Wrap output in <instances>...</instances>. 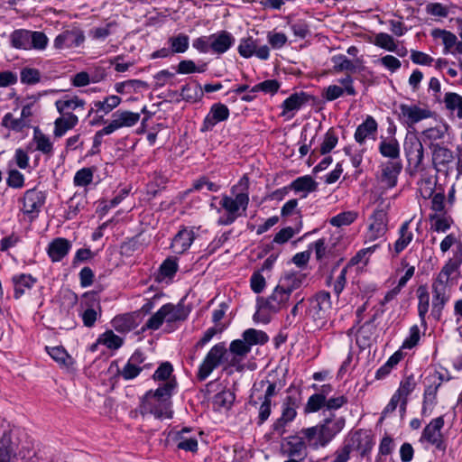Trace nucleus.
Wrapping results in <instances>:
<instances>
[{"mask_svg": "<svg viewBox=\"0 0 462 462\" xmlns=\"http://www.w3.org/2000/svg\"><path fill=\"white\" fill-rule=\"evenodd\" d=\"M430 222V230L437 233L447 232L452 224V219L445 216H440L437 213L429 216Z\"/></svg>", "mask_w": 462, "mask_h": 462, "instance_id": "obj_39", "label": "nucleus"}, {"mask_svg": "<svg viewBox=\"0 0 462 462\" xmlns=\"http://www.w3.org/2000/svg\"><path fill=\"white\" fill-rule=\"evenodd\" d=\"M2 125L18 132L24 128L26 124L23 118H14L11 113H7L3 118Z\"/></svg>", "mask_w": 462, "mask_h": 462, "instance_id": "obj_62", "label": "nucleus"}, {"mask_svg": "<svg viewBox=\"0 0 462 462\" xmlns=\"http://www.w3.org/2000/svg\"><path fill=\"white\" fill-rule=\"evenodd\" d=\"M226 353L227 349L225 343H218L213 346L199 367L198 380L200 382L206 380L213 370L221 365Z\"/></svg>", "mask_w": 462, "mask_h": 462, "instance_id": "obj_5", "label": "nucleus"}, {"mask_svg": "<svg viewBox=\"0 0 462 462\" xmlns=\"http://www.w3.org/2000/svg\"><path fill=\"white\" fill-rule=\"evenodd\" d=\"M45 193L35 188L26 190L19 199L23 203L22 211L27 215L39 212L45 203Z\"/></svg>", "mask_w": 462, "mask_h": 462, "instance_id": "obj_14", "label": "nucleus"}, {"mask_svg": "<svg viewBox=\"0 0 462 462\" xmlns=\"http://www.w3.org/2000/svg\"><path fill=\"white\" fill-rule=\"evenodd\" d=\"M429 382L430 384L426 387L423 394L421 414L424 416L431 413L437 402V393L442 383V375L440 374H434L429 378Z\"/></svg>", "mask_w": 462, "mask_h": 462, "instance_id": "obj_11", "label": "nucleus"}, {"mask_svg": "<svg viewBox=\"0 0 462 462\" xmlns=\"http://www.w3.org/2000/svg\"><path fill=\"white\" fill-rule=\"evenodd\" d=\"M356 217H357V213H356L354 211H346V212L340 213V214L333 217L329 220V223L334 226L339 227L342 226L350 225L356 219Z\"/></svg>", "mask_w": 462, "mask_h": 462, "instance_id": "obj_54", "label": "nucleus"}, {"mask_svg": "<svg viewBox=\"0 0 462 462\" xmlns=\"http://www.w3.org/2000/svg\"><path fill=\"white\" fill-rule=\"evenodd\" d=\"M14 286V298H21L26 290L32 289L36 282V279L30 274H20L13 277Z\"/></svg>", "mask_w": 462, "mask_h": 462, "instance_id": "obj_34", "label": "nucleus"}, {"mask_svg": "<svg viewBox=\"0 0 462 462\" xmlns=\"http://www.w3.org/2000/svg\"><path fill=\"white\" fill-rule=\"evenodd\" d=\"M337 136L333 129H329L324 137L320 146L321 154L328 153L337 143Z\"/></svg>", "mask_w": 462, "mask_h": 462, "instance_id": "obj_59", "label": "nucleus"}, {"mask_svg": "<svg viewBox=\"0 0 462 462\" xmlns=\"http://www.w3.org/2000/svg\"><path fill=\"white\" fill-rule=\"evenodd\" d=\"M379 152L390 161H400V146L396 139H383L379 144Z\"/></svg>", "mask_w": 462, "mask_h": 462, "instance_id": "obj_36", "label": "nucleus"}, {"mask_svg": "<svg viewBox=\"0 0 462 462\" xmlns=\"http://www.w3.org/2000/svg\"><path fill=\"white\" fill-rule=\"evenodd\" d=\"M381 174L378 177L381 183L386 188H393L397 184L398 176L402 170L401 161H388L380 166Z\"/></svg>", "mask_w": 462, "mask_h": 462, "instance_id": "obj_16", "label": "nucleus"}, {"mask_svg": "<svg viewBox=\"0 0 462 462\" xmlns=\"http://www.w3.org/2000/svg\"><path fill=\"white\" fill-rule=\"evenodd\" d=\"M30 31L16 30L11 34L12 45L17 49L30 50Z\"/></svg>", "mask_w": 462, "mask_h": 462, "instance_id": "obj_41", "label": "nucleus"}, {"mask_svg": "<svg viewBox=\"0 0 462 462\" xmlns=\"http://www.w3.org/2000/svg\"><path fill=\"white\" fill-rule=\"evenodd\" d=\"M113 328L120 333L129 332L137 327V322L134 315L124 314L115 317L112 319Z\"/></svg>", "mask_w": 462, "mask_h": 462, "instance_id": "obj_35", "label": "nucleus"}, {"mask_svg": "<svg viewBox=\"0 0 462 462\" xmlns=\"http://www.w3.org/2000/svg\"><path fill=\"white\" fill-rule=\"evenodd\" d=\"M300 404V402L297 396L289 395L285 397L282 404L281 417L273 425L275 434L281 437L285 433V427L295 419Z\"/></svg>", "mask_w": 462, "mask_h": 462, "instance_id": "obj_6", "label": "nucleus"}, {"mask_svg": "<svg viewBox=\"0 0 462 462\" xmlns=\"http://www.w3.org/2000/svg\"><path fill=\"white\" fill-rule=\"evenodd\" d=\"M346 420L330 412L328 416L319 424L308 428H302L300 434L306 440L309 448L318 449L325 448L344 429Z\"/></svg>", "mask_w": 462, "mask_h": 462, "instance_id": "obj_1", "label": "nucleus"}, {"mask_svg": "<svg viewBox=\"0 0 462 462\" xmlns=\"http://www.w3.org/2000/svg\"><path fill=\"white\" fill-rule=\"evenodd\" d=\"M326 399H323V395H318L317 393L312 394L308 399V402L304 407L305 413L316 412L322 408H325Z\"/></svg>", "mask_w": 462, "mask_h": 462, "instance_id": "obj_57", "label": "nucleus"}, {"mask_svg": "<svg viewBox=\"0 0 462 462\" xmlns=\"http://www.w3.org/2000/svg\"><path fill=\"white\" fill-rule=\"evenodd\" d=\"M290 297V293L279 283L267 298L258 297L256 300L257 310L254 315V321L268 323L270 321L269 314L277 313L285 309Z\"/></svg>", "mask_w": 462, "mask_h": 462, "instance_id": "obj_4", "label": "nucleus"}, {"mask_svg": "<svg viewBox=\"0 0 462 462\" xmlns=\"http://www.w3.org/2000/svg\"><path fill=\"white\" fill-rule=\"evenodd\" d=\"M411 220L405 221L399 229V237L393 244L394 256L401 254L412 241L413 234L410 230Z\"/></svg>", "mask_w": 462, "mask_h": 462, "instance_id": "obj_29", "label": "nucleus"}, {"mask_svg": "<svg viewBox=\"0 0 462 462\" xmlns=\"http://www.w3.org/2000/svg\"><path fill=\"white\" fill-rule=\"evenodd\" d=\"M444 102L449 110H457V116L462 118V97L457 93L448 92L445 95Z\"/></svg>", "mask_w": 462, "mask_h": 462, "instance_id": "obj_49", "label": "nucleus"}, {"mask_svg": "<svg viewBox=\"0 0 462 462\" xmlns=\"http://www.w3.org/2000/svg\"><path fill=\"white\" fill-rule=\"evenodd\" d=\"M283 386L284 383L282 380L274 379V375L270 374L265 380H262L258 383L254 384L253 393L260 392L266 387L264 394L261 397L272 401V398L277 395Z\"/></svg>", "mask_w": 462, "mask_h": 462, "instance_id": "obj_19", "label": "nucleus"}, {"mask_svg": "<svg viewBox=\"0 0 462 462\" xmlns=\"http://www.w3.org/2000/svg\"><path fill=\"white\" fill-rule=\"evenodd\" d=\"M257 45L252 38L243 39L238 46V52L244 58L252 57Z\"/></svg>", "mask_w": 462, "mask_h": 462, "instance_id": "obj_60", "label": "nucleus"}, {"mask_svg": "<svg viewBox=\"0 0 462 462\" xmlns=\"http://www.w3.org/2000/svg\"><path fill=\"white\" fill-rule=\"evenodd\" d=\"M306 280V274L296 273H286L279 282V284L287 291L290 295L293 291L299 289Z\"/></svg>", "mask_w": 462, "mask_h": 462, "instance_id": "obj_31", "label": "nucleus"}, {"mask_svg": "<svg viewBox=\"0 0 462 462\" xmlns=\"http://www.w3.org/2000/svg\"><path fill=\"white\" fill-rule=\"evenodd\" d=\"M229 350L232 354L245 357L251 350V347L244 339H236L231 342Z\"/></svg>", "mask_w": 462, "mask_h": 462, "instance_id": "obj_61", "label": "nucleus"}, {"mask_svg": "<svg viewBox=\"0 0 462 462\" xmlns=\"http://www.w3.org/2000/svg\"><path fill=\"white\" fill-rule=\"evenodd\" d=\"M374 43L388 51H396L397 49L394 39L385 32L377 33L374 37Z\"/></svg>", "mask_w": 462, "mask_h": 462, "instance_id": "obj_51", "label": "nucleus"}, {"mask_svg": "<svg viewBox=\"0 0 462 462\" xmlns=\"http://www.w3.org/2000/svg\"><path fill=\"white\" fill-rule=\"evenodd\" d=\"M195 239L192 229L182 228L173 237L171 247L174 253L181 254L185 253Z\"/></svg>", "mask_w": 462, "mask_h": 462, "instance_id": "obj_22", "label": "nucleus"}, {"mask_svg": "<svg viewBox=\"0 0 462 462\" xmlns=\"http://www.w3.org/2000/svg\"><path fill=\"white\" fill-rule=\"evenodd\" d=\"M249 179L247 176H243L237 185L232 188V193L235 198L223 196L220 205L226 211V217H220L218 223L220 225L228 226L236 221L241 216L239 209L242 208L245 212L249 204Z\"/></svg>", "mask_w": 462, "mask_h": 462, "instance_id": "obj_3", "label": "nucleus"}, {"mask_svg": "<svg viewBox=\"0 0 462 462\" xmlns=\"http://www.w3.org/2000/svg\"><path fill=\"white\" fill-rule=\"evenodd\" d=\"M453 246L455 247L453 253L458 251L462 253V242L457 237L455 234L451 233L443 238V240L440 242L439 248L440 251L445 254Z\"/></svg>", "mask_w": 462, "mask_h": 462, "instance_id": "obj_50", "label": "nucleus"}, {"mask_svg": "<svg viewBox=\"0 0 462 462\" xmlns=\"http://www.w3.org/2000/svg\"><path fill=\"white\" fill-rule=\"evenodd\" d=\"M291 188L295 191H315L318 188V183L311 176L306 175L299 177L291 184Z\"/></svg>", "mask_w": 462, "mask_h": 462, "instance_id": "obj_40", "label": "nucleus"}, {"mask_svg": "<svg viewBox=\"0 0 462 462\" xmlns=\"http://www.w3.org/2000/svg\"><path fill=\"white\" fill-rule=\"evenodd\" d=\"M430 149L432 152V162L437 171H441L440 167L446 168L453 162L454 154L448 148L431 143Z\"/></svg>", "mask_w": 462, "mask_h": 462, "instance_id": "obj_21", "label": "nucleus"}, {"mask_svg": "<svg viewBox=\"0 0 462 462\" xmlns=\"http://www.w3.org/2000/svg\"><path fill=\"white\" fill-rule=\"evenodd\" d=\"M419 295V304H418V312L420 319L424 321L425 316L429 310L430 307V295L425 289L420 287L418 290Z\"/></svg>", "mask_w": 462, "mask_h": 462, "instance_id": "obj_56", "label": "nucleus"}, {"mask_svg": "<svg viewBox=\"0 0 462 462\" xmlns=\"http://www.w3.org/2000/svg\"><path fill=\"white\" fill-rule=\"evenodd\" d=\"M165 321V315L162 306L145 323L143 329H158Z\"/></svg>", "mask_w": 462, "mask_h": 462, "instance_id": "obj_64", "label": "nucleus"}, {"mask_svg": "<svg viewBox=\"0 0 462 462\" xmlns=\"http://www.w3.org/2000/svg\"><path fill=\"white\" fill-rule=\"evenodd\" d=\"M378 125L374 118L371 116H367L365 120L357 126L355 133V140L359 144H363L366 138L374 135L377 132Z\"/></svg>", "mask_w": 462, "mask_h": 462, "instance_id": "obj_26", "label": "nucleus"}, {"mask_svg": "<svg viewBox=\"0 0 462 462\" xmlns=\"http://www.w3.org/2000/svg\"><path fill=\"white\" fill-rule=\"evenodd\" d=\"M330 309V294L322 291L310 300V308L307 314L314 320H323L328 316Z\"/></svg>", "mask_w": 462, "mask_h": 462, "instance_id": "obj_9", "label": "nucleus"}, {"mask_svg": "<svg viewBox=\"0 0 462 462\" xmlns=\"http://www.w3.org/2000/svg\"><path fill=\"white\" fill-rule=\"evenodd\" d=\"M310 97L304 92L294 93L286 98L282 106L283 108L282 115L288 112L299 110L305 103L310 100Z\"/></svg>", "mask_w": 462, "mask_h": 462, "instance_id": "obj_32", "label": "nucleus"}, {"mask_svg": "<svg viewBox=\"0 0 462 462\" xmlns=\"http://www.w3.org/2000/svg\"><path fill=\"white\" fill-rule=\"evenodd\" d=\"M374 446L373 436L369 430H358L350 433L345 441L344 448H348L349 454L356 450L362 457L367 455Z\"/></svg>", "mask_w": 462, "mask_h": 462, "instance_id": "obj_8", "label": "nucleus"}, {"mask_svg": "<svg viewBox=\"0 0 462 462\" xmlns=\"http://www.w3.org/2000/svg\"><path fill=\"white\" fill-rule=\"evenodd\" d=\"M176 386L174 380L166 382L156 391H149L142 399L139 407L142 415L152 414L156 419L171 418V397Z\"/></svg>", "mask_w": 462, "mask_h": 462, "instance_id": "obj_2", "label": "nucleus"}, {"mask_svg": "<svg viewBox=\"0 0 462 462\" xmlns=\"http://www.w3.org/2000/svg\"><path fill=\"white\" fill-rule=\"evenodd\" d=\"M85 41L84 32L79 28L66 30L56 36L53 45L56 49L79 47Z\"/></svg>", "mask_w": 462, "mask_h": 462, "instance_id": "obj_13", "label": "nucleus"}, {"mask_svg": "<svg viewBox=\"0 0 462 462\" xmlns=\"http://www.w3.org/2000/svg\"><path fill=\"white\" fill-rule=\"evenodd\" d=\"M191 430L183 428L175 435L177 448L185 451L196 452L198 450V440L194 436H189Z\"/></svg>", "mask_w": 462, "mask_h": 462, "instance_id": "obj_30", "label": "nucleus"}, {"mask_svg": "<svg viewBox=\"0 0 462 462\" xmlns=\"http://www.w3.org/2000/svg\"><path fill=\"white\" fill-rule=\"evenodd\" d=\"M444 427V418L439 416L430 420V422L424 428L420 441L427 442L434 446L439 451H445L447 444L441 433Z\"/></svg>", "mask_w": 462, "mask_h": 462, "instance_id": "obj_7", "label": "nucleus"}, {"mask_svg": "<svg viewBox=\"0 0 462 462\" xmlns=\"http://www.w3.org/2000/svg\"><path fill=\"white\" fill-rule=\"evenodd\" d=\"M71 248L69 240L62 237L53 239L48 246V254L52 262H59L64 258Z\"/></svg>", "mask_w": 462, "mask_h": 462, "instance_id": "obj_25", "label": "nucleus"}, {"mask_svg": "<svg viewBox=\"0 0 462 462\" xmlns=\"http://www.w3.org/2000/svg\"><path fill=\"white\" fill-rule=\"evenodd\" d=\"M98 342L110 349H118L123 345V339L111 330L105 332L99 337Z\"/></svg>", "mask_w": 462, "mask_h": 462, "instance_id": "obj_52", "label": "nucleus"}, {"mask_svg": "<svg viewBox=\"0 0 462 462\" xmlns=\"http://www.w3.org/2000/svg\"><path fill=\"white\" fill-rule=\"evenodd\" d=\"M140 114L128 110H117L112 115L111 121L106 125L111 134L123 127H132L140 120Z\"/></svg>", "mask_w": 462, "mask_h": 462, "instance_id": "obj_12", "label": "nucleus"}, {"mask_svg": "<svg viewBox=\"0 0 462 462\" xmlns=\"http://www.w3.org/2000/svg\"><path fill=\"white\" fill-rule=\"evenodd\" d=\"M432 36L434 38H440L447 51L455 46L457 42V36L454 33L441 29L433 30Z\"/></svg>", "mask_w": 462, "mask_h": 462, "instance_id": "obj_58", "label": "nucleus"}, {"mask_svg": "<svg viewBox=\"0 0 462 462\" xmlns=\"http://www.w3.org/2000/svg\"><path fill=\"white\" fill-rule=\"evenodd\" d=\"M432 313L439 318L441 311L449 299L448 286L434 282L432 284Z\"/></svg>", "mask_w": 462, "mask_h": 462, "instance_id": "obj_20", "label": "nucleus"}, {"mask_svg": "<svg viewBox=\"0 0 462 462\" xmlns=\"http://www.w3.org/2000/svg\"><path fill=\"white\" fill-rule=\"evenodd\" d=\"M462 264V253L454 252L453 256L445 263L434 282L448 285L450 275Z\"/></svg>", "mask_w": 462, "mask_h": 462, "instance_id": "obj_24", "label": "nucleus"}, {"mask_svg": "<svg viewBox=\"0 0 462 462\" xmlns=\"http://www.w3.org/2000/svg\"><path fill=\"white\" fill-rule=\"evenodd\" d=\"M387 212L383 208L375 209L371 217V223L369 225L368 238L374 241L382 236L387 231Z\"/></svg>", "mask_w": 462, "mask_h": 462, "instance_id": "obj_17", "label": "nucleus"}, {"mask_svg": "<svg viewBox=\"0 0 462 462\" xmlns=\"http://www.w3.org/2000/svg\"><path fill=\"white\" fill-rule=\"evenodd\" d=\"M375 315L373 316L368 321H365L356 332V344L361 348L369 346L373 335L375 332V326L374 324L375 320Z\"/></svg>", "mask_w": 462, "mask_h": 462, "instance_id": "obj_28", "label": "nucleus"}, {"mask_svg": "<svg viewBox=\"0 0 462 462\" xmlns=\"http://www.w3.org/2000/svg\"><path fill=\"white\" fill-rule=\"evenodd\" d=\"M406 154L409 162L412 163L416 170L420 169L424 158V148L420 140L414 139L409 143Z\"/></svg>", "mask_w": 462, "mask_h": 462, "instance_id": "obj_27", "label": "nucleus"}, {"mask_svg": "<svg viewBox=\"0 0 462 462\" xmlns=\"http://www.w3.org/2000/svg\"><path fill=\"white\" fill-rule=\"evenodd\" d=\"M417 385L413 374L406 376L401 381L398 390L394 393L401 398L408 399V396L413 392Z\"/></svg>", "mask_w": 462, "mask_h": 462, "instance_id": "obj_48", "label": "nucleus"}, {"mask_svg": "<svg viewBox=\"0 0 462 462\" xmlns=\"http://www.w3.org/2000/svg\"><path fill=\"white\" fill-rule=\"evenodd\" d=\"M307 448H309L307 442L302 439V434H300V431L296 435L284 439L282 444L283 454L289 457L304 458Z\"/></svg>", "mask_w": 462, "mask_h": 462, "instance_id": "obj_15", "label": "nucleus"}, {"mask_svg": "<svg viewBox=\"0 0 462 462\" xmlns=\"http://www.w3.org/2000/svg\"><path fill=\"white\" fill-rule=\"evenodd\" d=\"M121 97L116 95L106 97L103 100L94 102L96 114L103 112L104 115L109 114L113 109L117 107L121 103Z\"/></svg>", "mask_w": 462, "mask_h": 462, "instance_id": "obj_37", "label": "nucleus"}, {"mask_svg": "<svg viewBox=\"0 0 462 462\" xmlns=\"http://www.w3.org/2000/svg\"><path fill=\"white\" fill-rule=\"evenodd\" d=\"M169 42L172 53H183L189 48V39L186 34L180 33L177 36L171 37Z\"/></svg>", "mask_w": 462, "mask_h": 462, "instance_id": "obj_46", "label": "nucleus"}, {"mask_svg": "<svg viewBox=\"0 0 462 462\" xmlns=\"http://www.w3.org/2000/svg\"><path fill=\"white\" fill-rule=\"evenodd\" d=\"M6 184L13 189H21L24 185V176L17 170H10L6 179Z\"/></svg>", "mask_w": 462, "mask_h": 462, "instance_id": "obj_63", "label": "nucleus"}, {"mask_svg": "<svg viewBox=\"0 0 462 462\" xmlns=\"http://www.w3.org/2000/svg\"><path fill=\"white\" fill-rule=\"evenodd\" d=\"M235 401V393L228 389L217 393L213 398V404L218 409H229Z\"/></svg>", "mask_w": 462, "mask_h": 462, "instance_id": "obj_45", "label": "nucleus"}, {"mask_svg": "<svg viewBox=\"0 0 462 462\" xmlns=\"http://www.w3.org/2000/svg\"><path fill=\"white\" fill-rule=\"evenodd\" d=\"M162 308L165 315V321L167 323L182 321L185 320L188 317V312L180 304L174 305L171 303H167L164 304Z\"/></svg>", "mask_w": 462, "mask_h": 462, "instance_id": "obj_33", "label": "nucleus"}, {"mask_svg": "<svg viewBox=\"0 0 462 462\" xmlns=\"http://www.w3.org/2000/svg\"><path fill=\"white\" fill-rule=\"evenodd\" d=\"M233 36L226 31H221L210 35V50L217 54L226 52L234 43Z\"/></svg>", "mask_w": 462, "mask_h": 462, "instance_id": "obj_23", "label": "nucleus"}, {"mask_svg": "<svg viewBox=\"0 0 462 462\" xmlns=\"http://www.w3.org/2000/svg\"><path fill=\"white\" fill-rule=\"evenodd\" d=\"M332 62L334 64V69L336 71H351L355 72L356 68L354 63L348 60L345 55H336L332 57Z\"/></svg>", "mask_w": 462, "mask_h": 462, "instance_id": "obj_55", "label": "nucleus"}, {"mask_svg": "<svg viewBox=\"0 0 462 462\" xmlns=\"http://www.w3.org/2000/svg\"><path fill=\"white\" fill-rule=\"evenodd\" d=\"M94 170L91 168H82L78 171L74 176V184L79 187H85L92 182Z\"/></svg>", "mask_w": 462, "mask_h": 462, "instance_id": "obj_53", "label": "nucleus"}, {"mask_svg": "<svg viewBox=\"0 0 462 462\" xmlns=\"http://www.w3.org/2000/svg\"><path fill=\"white\" fill-rule=\"evenodd\" d=\"M33 139L36 143V149L43 154L51 156L53 151V144L50 138L42 133L38 128L34 129Z\"/></svg>", "mask_w": 462, "mask_h": 462, "instance_id": "obj_42", "label": "nucleus"}, {"mask_svg": "<svg viewBox=\"0 0 462 462\" xmlns=\"http://www.w3.org/2000/svg\"><path fill=\"white\" fill-rule=\"evenodd\" d=\"M229 116L228 107L221 103L214 104L209 113L204 119L201 132H207L212 130V128L219 122L225 121Z\"/></svg>", "mask_w": 462, "mask_h": 462, "instance_id": "obj_18", "label": "nucleus"}, {"mask_svg": "<svg viewBox=\"0 0 462 462\" xmlns=\"http://www.w3.org/2000/svg\"><path fill=\"white\" fill-rule=\"evenodd\" d=\"M399 109L400 120H402L409 128L412 127L420 121L431 116V112L429 109L420 108L415 105L401 104L399 106Z\"/></svg>", "mask_w": 462, "mask_h": 462, "instance_id": "obj_10", "label": "nucleus"}, {"mask_svg": "<svg viewBox=\"0 0 462 462\" xmlns=\"http://www.w3.org/2000/svg\"><path fill=\"white\" fill-rule=\"evenodd\" d=\"M86 102L85 100L79 98L78 96H73L71 97H64L62 99H59L55 102V106L59 113L64 112V110H76L77 108H83Z\"/></svg>", "mask_w": 462, "mask_h": 462, "instance_id": "obj_38", "label": "nucleus"}, {"mask_svg": "<svg viewBox=\"0 0 462 462\" xmlns=\"http://www.w3.org/2000/svg\"><path fill=\"white\" fill-rule=\"evenodd\" d=\"M46 349L51 358L60 365L69 367L73 364L72 357L62 346L46 347Z\"/></svg>", "mask_w": 462, "mask_h": 462, "instance_id": "obj_44", "label": "nucleus"}, {"mask_svg": "<svg viewBox=\"0 0 462 462\" xmlns=\"http://www.w3.org/2000/svg\"><path fill=\"white\" fill-rule=\"evenodd\" d=\"M243 339L251 347L253 345H263L266 343L269 339L266 333L262 330H257L254 328H248L243 333Z\"/></svg>", "mask_w": 462, "mask_h": 462, "instance_id": "obj_43", "label": "nucleus"}, {"mask_svg": "<svg viewBox=\"0 0 462 462\" xmlns=\"http://www.w3.org/2000/svg\"><path fill=\"white\" fill-rule=\"evenodd\" d=\"M202 96L203 92L199 84H196L195 87L186 84L180 89V97L182 99L189 102L197 101L200 99Z\"/></svg>", "mask_w": 462, "mask_h": 462, "instance_id": "obj_47", "label": "nucleus"}]
</instances>
